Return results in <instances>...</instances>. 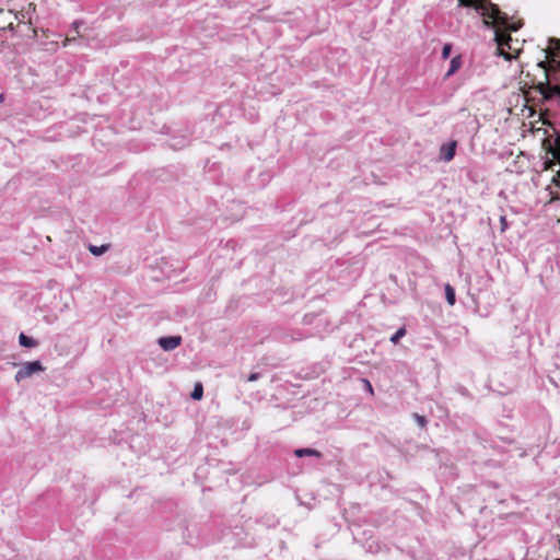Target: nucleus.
I'll return each mask as SVG.
<instances>
[{
  "label": "nucleus",
  "instance_id": "nucleus-17",
  "mask_svg": "<svg viewBox=\"0 0 560 560\" xmlns=\"http://www.w3.org/2000/svg\"><path fill=\"white\" fill-rule=\"evenodd\" d=\"M552 183L560 188V172H558L557 175L552 177Z\"/></svg>",
  "mask_w": 560,
  "mask_h": 560
},
{
  "label": "nucleus",
  "instance_id": "nucleus-18",
  "mask_svg": "<svg viewBox=\"0 0 560 560\" xmlns=\"http://www.w3.org/2000/svg\"><path fill=\"white\" fill-rule=\"evenodd\" d=\"M258 377H259V374H258V373H252V374L248 376L247 381H248V382H254V381L258 380Z\"/></svg>",
  "mask_w": 560,
  "mask_h": 560
},
{
  "label": "nucleus",
  "instance_id": "nucleus-25",
  "mask_svg": "<svg viewBox=\"0 0 560 560\" xmlns=\"http://www.w3.org/2000/svg\"><path fill=\"white\" fill-rule=\"evenodd\" d=\"M555 92L560 95V88H555Z\"/></svg>",
  "mask_w": 560,
  "mask_h": 560
},
{
  "label": "nucleus",
  "instance_id": "nucleus-16",
  "mask_svg": "<svg viewBox=\"0 0 560 560\" xmlns=\"http://www.w3.org/2000/svg\"><path fill=\"white\" fill-rule=\"evenodd\" d=\"M550 49L560 50V39H550Z\"/></svg>",
  "mask_w": 560,
  "mask_h": 560
},
{
  "label": "nucleus",
  "instance_id": "nucleus-19",
  "mask_svg": "<svg viewBox=\"0 0 560 560\" xmlns=\"http://www.w3.org/2000/svg\"><path fill=\"white\" fill-rule=\"evenodd\" d=\"M548 189L550 190V195H551L552 199H559L560 198L559 192L552 191L550 186L548 187Z\"/></svg>",
  "mask_w": 560,
  "mask_h": 560
},
{
  "label": "nucleus",
  "instance_id": "nucleus-4",
  "mask_svg": "<svg viewBox=\"0 0 560 560\" xmlns=\"http://www.w3.org/2000/svg\"><path fill=\"white\" fill-rule=\"evenodd\" d=\"M158 342L164 351H172L182 343V337L180 336L161 337Z\"/></svg>",
  "mask_w": 560,
  "mask_h": 560
},
{
  "label": "nucleus",
  "instance_id": "nucleus-6",
  "mask_svg": "<svg viewBox=\"0 0 560 560\" xmlns=\"http://www.w3.org/2000/svg\"><path fill=\"white\" fill-rule=\"evenodd\" d=\"M294 454L295 456L298 457H304V456H314V457H317V458H320L322 457V453L318 452L317 450L315 448H308V447H305V448H296L294 451Z\"/></svg>",
  "mask_w": 560,
  "mask_h": 560
},
{
  "label": "nucleus",
  "instance_id": "nucleus-20",
  "mask_svg": "<svg viewBox=\"0 0 560 560\" xmlns=\"http://www.w3.org/2000/svg\"><path fill=\"white\" fill-rule=\"evenodd\" d=\"M72 26H73V28H74L75 31H78V28L80 27V23H79L78 21H74V22L72 23Z\"/></svg>",
  "mask_w": 560,
  "mask_h": 560
},
{
  "label": "nucleus",
  "instance_id": "nucleus-2",
  "mask_svg": "<svg viewBox=\"0 0 560 560\" xmlns=\"http://www.w3.org/2000/svg\"><path fill=\"white\" fill-rule=\"evenodd\" d=\"M45 368L39 361L26 362L24 363L20 370L15 374V381L21 382L25 378L31 377L32 375L43 372Z\"/></svg>",
  "mask_w": 560,
  "mask_h": 560
},
{
  "label": "nucleus",
  "instance_id": "nucleus-10",
  "mask_svg": "<svg viewBox=\"0 0 560 560\" xmlns=\"http://www.w3.org/2000/svg\"><path fill=\"white\" fill-rule=\"evenodd\" d=\"M109 248V245L105 244V245H101V246H96V245H90L89 246V250L92 255L94 256H101L103 255L105 252H107Z\"/></svg>",
  "mask_w": 560,
  "mask_h": 560
},
{
  "label": "nucleus",
  "instance_id": "nucleus-13",
  "mask_svg": "<svg viewBox=\"0 0 560 560\" xmlns=\"http://www.w3.org/2000/svg\"><path fill=\"white\" fill-rule=\"evenodd\" d=\"M451 50H452V45L445 44L442 49V58L447 59L450 57Z\"/></svg>",
  "mask_w": 560,
  "mask_h": 560
},
{
  "label": "nucleus",
  "instance_id": "nucleus-23",
  "mask_svg": "<svg viewBox=\"0 0 560 560\" xmlns=\"http://www.w3.org/2000/svg\"><path fill=\"white\" fill-rule=\"evenodd\" d=\"M71 40H72V39H70V38H66V39L63 40V47H67Z\"/></svg>",
  "mask_w": 560,
  "mask_h": 560
},
{
  "label": "nucleus",
  "instance_id": "nucleus-7",
  "mask_svg": "<svg viewBox=\"0 0 560 560\" xmlns=\"http://www.w3.org/2000/svg\"><path fill=\"white\" fill-rule=\"evenodd\" d=\"M455 155V142L443 145L441 149V156L444 161L448 162L451 161Z\"/></svg>",
  "mask_w": 560,
  "mask_h": 560
},
{
  "label": "nucleus",
  "instance_id": "nucleus-24",
  "mask_svg": "<svg viewBox=\"0 0 560 560\" xmlns=\"http://www.w3.org/2000/svg\"><path fill=\"white\" fill-rule=\"evenodd\" d=\"M303 338V336L301 334H299L296 337H292V340H301Z\"/></svg>",
  "mask_w": 560,
  "mask_h": 560
},
{
  "label": "nucleus",
  "instance_id": "nucleus-12",
  "mask_svg": "<svg viewBox=\"0 0 560 560\" xmlns=\"http://www.w3.org/2000/svg\"><path fill=\"white\" fill-rule=\"evenodd\" d=\"M203 395V388H202V385L201 384H196L192 393H191V398L195 399V400H199L201 399Z\"/></svg>",
  "mask_w": 560,
  "mask_h": 560
},
{
  "label": "nucleus",
  "instance_id": "nucleus-1",
  "mask_svg": "<svg viewBox=\"0 0 560 560\" xmlns=\"http://www.w3.org/2000/svg\"><path fill=\"white\" fill-rule=\"evenodd\" d=\"M458 2L460 7L474 8L483 18V25L494 30V40L498 45L499 54L504 56L506 60H510L511 56L505 52L504 47L512 48L510 46L511 36L501 33L500 28L517 31L521 25L518 23H511L509 16L489 0H458Z\"/></svg>",
  "mask_w": 560,
  "mask_h": 560
},
{
  "label": "nucleus",
  "instance_id": "nucleus-8",
  "mask_svg": "<svg viewBox=\"0 0 560 560\" xmlns=\"http://www.w3.org/2000/svg\"><path fill=\"white\" fill-rule=\"evenodd\" d=\"M444 291H445V299H446L448 305L453 306L456 303V294H455L454 288L450 283H446L444 285Z\"/></svg>",
  "mask_w": 560,
  "mask_h": 560
},
{
  "label": "nucleus",
  "instance_id": "nucleus-11",
  "mask_svg": "<svg viewBox=\"0 0 560 560\" xmlns=\"http://www.w3.org/2000/svg\"><path fill=\"white\" fill-rule=\"evenodd\" d=\"M406 328L405 327H400L392 337H390V341L393 343H398V341L400 340V338H402L405 335H406Z\"/></svg>",
  "mask_w": 560,
  "mask_h": 560
},
{
  "label": "nucleus",
  "instance_id": "nucleus-22",
  "mask_svg": "<svg viewBox=\"0 0 560 560\" xmlns=\"http://www.w3.org/2000/svg\"><path fill=\"white\" fill-rule=\"evenodd\" d=\"M365 384H366L365 389H369L370 392H372L373 389H372L371 383L369 381H365Z\"/></svg>",
  "mask_w": 560,
  "mask_h": 560
},
{
  "label": "nucleus",
  "instance_id": "nucleus-15",
  "mask_svg": "<svg viewBox=\"0 0 560 560\" xmlns=\"http://www.w3.org/2000/svg\"><path fill=\"white\" fill-rule=\"evenodd\" d=\"M508 228H509V224H508V221H506V217L505 215H501L500 217V230H501V232H505Z\"/></svg>",
  "mask_w": 560,
  "mask_h": 560
},
{
  "label": "nucleus",
  "instance_id": "nucleus-21",
  "mask_svg": "<svg viewBox=\"0 0 560 560\" xmlns=\"http://www.w3.org/2000/svg\"><path fill=\"white\" fill-rule=\"evenodd\" d=\"M365 384H366L365 389H369L370 392H372L373 389H372L371 383L369 381H365Z\"/></svg>",
  "mask_w": 560,
  "mask_h": 560
},
{
  "label": "nucleus",
  "instance_id": "nucleus-5",
  "mask_svg": "<svg viewBox=\"0 0 560 560\" xmlns=\"http://www.w3.org/2000/svg\"><path fill=\"white\" fill-rule=\"evenodd\" d=\"M462 67V57L455 56L451 59L450 68L447 72L445 73V78L452 77L459 68Z\"/></svg>",
  "mask_w": 560,
  "mask_h": 560
},
{
  "label": "nucleus",
  "instance_id": "nucleus-9",
  "mask_svg": "<svg viewBox=\"0 0 560 560\" xmlns=\"http://www.w3.org/2000/svg\"><path fill=\"white\" fill-rule=\"evenodd\" d=\"M19 342L21 346L26 348H33L38 345V342L33 339L32 337L26 336L25 334L21 332L19 336Z\"/></svg>",
  "mask_w": 560,
  "mask_h": 560
},
{
  "label": "nucleus",
  "instance_id": "nucleus-14",
  "mask_svg": "<svg viewBox=\"0 0 560 560\" xmlns=\"http://www.w3.org/2000/svg\"><path fill=\"white\" fill-rule=\"evenodd\" d=\"M413 418L415 420L417 421V423L421 427V428H424L425 424H427V420L423 416H420L418 413H415L413 415Z\"/></svg>",
  "mask_w": 560,
  "mask_h": 560
},
{
  "label": "nucleus",
  "instance_id": "nucleus-3",
  "mask_svg": "<svg viewBox=\"0 0 560 560\" xmlns=\"http://www.w3.org/2000/svg\"><path fill=\"white\" fill-rule=\"evenodd\" d=\"M548 153L552 155V159L560 162V132L553 130L551 135L545 140Z\"/></svg>",
  "mask_w": 560,
  "mask_h": 560
}]
</instances>
